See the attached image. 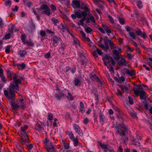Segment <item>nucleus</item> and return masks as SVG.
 Masks as SVG:
<instances>
[{
  "label": "nucleus",
  "instance_id": "774afa93",
  "mask_svg": "<svg viewBox=\"0 0 152 152\" xmlns=\"http://www.w3.org/2000/svg\"><path fill=\"white\" fill-rule=\"evenodd\" d=\"M32 5V3L30 1H28L26 5V6L28 7H30Z\"/></svg>",
  "mask_w": 152,
  "mask_h": 152
},
{
  "label": "nucleus",
  "instance_id": "ddd939ff",
  "mask_svg": "<svg viewBox=\"0 0 152 152\" xmlns=\"http://www.w3.org/2000/svg\"><path fill=\"white\" fill-rule=\"evenodd\" d=\"M74 128L76 132H77L79 135L81 136H83V134L81 130V129L80 127L78 125L76 124H74Z\"/></svg>",
  "mask_w": 152,
  "mask_h": 152
},
{
  "label": "nucleus",
  "instance_id": "4468645a",
  "mask_svg": "<svg viewBox=\"0 0 152 152\" xmlns=\"http://www.w3.org/2000/svg\"><path fill=\"white\" fill-rule=\"evenodd\" d=\"M97 143L101 148L104 149L105 152H107V149H108V146L109 147L108 145L102 144V142L100 141H98Z\"/></svg>",
  "mask_w": 152,
  "mask_h": 152
},
{
  "label": "nucleus",
  "instance_id": "bb28decb",
  "mask_svg": "<svg viewBox=\"0 0 152 152\" xmlns=\"http://www.w3.org/2000/svg\"><path fill=\"white\" fill-rule=\"evenodd\" d=\"M137 5L139 9H141L142 7V2L140 0H137Z\"/></svg>",
  "mask_w": 152,
  "mask_h": 152
},
{
  "label": "nucleus",
  "instance_id": "a19ab883",
  "mask_svg": "<svg viewBox=\"0 0 152 152\" xmlns=\"http://www.w3.org/2000/svg\"><path fill=\"white\" fill-rule=\"evenodd\" d=\"M106 32L107 33V34L108 35H109V34H110L112 33V31L109 28L107 27L106 28L104 29Z\"/></svg>",
  "mask_w": 152,
  "mask_h": 152
},
{
  "label": "nucleus",
  "instance_id": "9b49d317",
  "mask_svg": "<svg viewBox=\"0 0 152 152\" xmlns=\"http://www.w3.org/2000/svg\"><path fill=\"white\" fill-rule=\"evenodd\" d=\"M118 63L119 66H126L128 64V62L123 57H121Z\"/></svg>",
  "mask_w": 152,
  "mask_h": 152
},
{
  "label": "nucleus",
  "instance_id": "58836bf2",
  "mask_svg": "<svg viewBox=\"0 0 152 152\" xmlns=\"http://www.w3.org/2000/svg\"><path fill=\"white\" fill-rule=\"evenodd\" d=\"M118 20L119 23L121 25H124L125 23L124 20L123 18H119Z\"/></svg>",
  "mask_w": 152,
  "mask_h": 152
},
{
  "label": "nucleus",
  "instance_id": "f3484780",
  "mask_svg": "<svg viewBox=\"0 0 152 152\" xmlns=\"http://www.w3.org/2000/svg\"><path fill=\"white\" fill-rule=\"evenodd\" d=\"M137 35L138 36H140L142 37L143 38H145L146 37V35L145 33H142L140 29H139L138 31H136L135 32Z\"/></svg>",
  "mask_w": 152,
  "mask_h": 152
},
{
  "label": "nucleus",
  "instance_id": "864d4df0",
  "mask_svg": "<svg viewBox=\"0 0 152 152\" xmlns=\"http://www.w3.org/2000/svg\"><path fill=\"white\" fill-rule=\"evenodd\" d=\"M52 40L54 43H56L57 42V37H54L52 38Z\"/></svg>",
  "mask_w": 152,
  "mask_h": 152
},
{
  "label": "nucleus",
  "instance_id": "c03bdc74",
  "mask_svg": "<svg viewBox=\"0 0 152 152\" xmlns=\"http://www.w3.org/2000/svg\"><path fill=\"white\" fill-rule=\"evenodd\" d=\"M40 34L42 37H45L46 35L45 32V31L43 30H41Z\"/></svg>",
  "mask_w": 152,
  "mask_h": 152
},
{
  "label": "nucleus",
  "instance_id": "cd10ccee",
  "mask_svg": "<svg viewBox=\"0 0 152 152\" xmlns=\"http://www.w3.org/2000/svg\"><path fill=\"white\" fill-rule=\"evenodd\" d=\"M26 53V51L23 50H20L18 52V54L20 55L21 57H23Z\"/></svg>",
  "mask_w": 152,
  "mask_h": 152
},
{
  "label": "nucleus",
  "instance_id": "6ab92c4d",
  "mask_svg": "<svg viewBox=\"0 0 152 152\" xmlns=\"http://www.w3.org/2000/svg\"><path fill=\"white\" fill-rule=\"evenodd\" d=\"M118 86L121 88L123 93L126 92V93H128V88L126 85H119Z\"/></svg>",
  "mask_w": 152,
  "mask_h": 152
},
{
  "label": "nucleus",
  "instance_id": "39448f33",
  "mask_svg": "<svg viewBox=\"0 0 152 152\" xmlns=\"http://www.w3.org/2000/svg\"><path fill=\"white\" fill-rule=\"evenodd\" d=\"M75 13V14H72L71 15V17L73 19H75L76 17L80 18L82 17H83L84 21L86 19V17L87 16V13L84 11H82L80 13L76 12Z\"/></svg>",
  "mask_w": 152,
  "mask_h": 152
},
{
  "label": "nucleus",
  "instance_id": "412c9836",
  "mask_svg": "<svg viewBox=\"0 0 152 152\" xmlns=\"http://www.w3.org/2000/svg\"><path fill=\"white\" fill-rule=\"evenodd\" d=\"M73 39V45H75L76 47L79 46L80 44L79 41L72 34H70Z\"/></svg>",
  "mask_w": 152,
  "mask_h": 152
},
{
  "label": "nucleus",
  "instance_id": "e433bc0d",
  "mask_svg": "<svg viewBox=\"0 0 152 152\" xmlns=\"http://www.w3.org/2000/svg\"><path fill=\"white\" fill-rule=\"evenodd\" d=\"M109 41H111L107 37H106L104 38V42L105 45H108V43L110 42Z\"/></svg>",
  "mask_w": 152,
  "mask_h": 152
},
{
  "label": "nucleus",
  "instance_id": "a878e982",
  "mask_svg": "<svg viewBox=\"0 0 152 152\" xmlns=\"http://www.w3.org/2000/svg\"><path fill=\"white\" fill-rule=\"evenodd\" d=\"M74 82L75 83V86H77L79 85L80 86V80L77 78H75L74 79Z\"/></svg>",
  "mask_w": 152,
  "mask_h": 152
},
{
  "label": "nucleus",
  "instance_id": "b1692460",
  "mask_svg": "<svg viewBox=\"0 0 152 152\" xmlns=\"http://www.w3.org/2000/svg\"><path fill=\"white\" fill-rule=\"evenodd\" d=\"M12 107L15 109H17L19 108V105L18 104V102H15L14 101L11 102Z\"/></svg>",
  "mask_w": 152,
  "mask_h": 152
},
{
  "label": "nucleus",
  "instance_id": "4be33fe9",
  "mask_svg": "<svg viewBox=\"0 0 152 152\" xmlns=\"http://www.w3.org/2000/svg\"><path fill=\"white\" fill-rule=\"evenodd\" d=\"M15 25H13L12 24H10L9 26V29L10 32L12 33L14 31H18V30L15 28L14 26Z\"/></svg>",
  "mask_w": 152,
  "mask_h": 152
},
{
  "label": "nucleus",
  "instance_id": "7c9ffc66",
  "mask_svg": "<svg viewBox=\"0 0 152 152\" xmlns=\"http://www.w3.org/2000/svg\"><path fill=\"white\" fill-rule=\"evenodd\" d=\"M72 3L77 6V7L80 8V3L78 1L74 0L72 1Z\"/></svg>",
  "mask_w": 152,
  "mask_h": 152
},
{
  "label": "nucleus",
  "instance_id": "37998d69",
  "mask_svg": "<svg viewBox=\"0 0 152 152\" xmlns=\"http://www.w3.org/2000/svg\"><path fill=\"white\" fill-rule=\"evenodd\" d=\"M86 31L88 33H89L92 31V29L89 27L85 28Z\"/></svg>",
  "mask_w": 152,
  "mask_h": 152
},
{
  "label": "nucleus",
  "instance_id": "0e129e2a",
  "mask_svg": "<svg viewBox=\"0 0 152 152\" xmlns=\"http://www.w3.org/2000/svg\"><path fill=\"white\" fill-rule=\"evenodd\" d=\"M26 44L28 46L33 47L34 44L31 42H28L26 43Z\"/></svg>",
  "mask_w": 152,
  "mask_h": 152
},
{
  "label": "nucleus",
  "instance_id": "aec40b11",
  "mask_svg": "<svg viewBox=\"0 0 152 152\" xmlns=\"http://www.w3.org/2000/svg\"><path fill=\"white\" fill-rule=\"evenodd\" d=\"M118 118H121L122 120L124 119L126 117L123 113L120 110H118Z\"/></svg>",
  "mask_w": 152,
  "mask_h": 152
},
{
  "label": "nucleus",
  "instance_id": "a18cd8bd",
  "mask_svg": "<svg viewBox=\"0 0 152 152\" xmlns=\"http://www.w3.org/2000/svg\"><path fill=\"white\" fill-rule=\"evenodd\" d=\"M11 47L10 46H7L6 47L5 52L7 53H8L10 51V49Z\"/></svg>",
  "mask_w": 152,
  "mask_h": 152
},
{
  "label": "nucleus",
  "instance_id": "6e6552de",
  "mask_svg": "<svg viewBox=\"0 0 152 152\" xmlns=\"http://www.w3.org/2000/svg\"><path fill=\"white\" fill-rule=\"evenodd\" d=\"M40 8L42 10V12L44 14L48 16H50L51 15L50 10L47 5L44 4L41 6Z\"/></svg>",
  "mask_w": 152,
  "mask_h": 152
},
{
  "label": "nucleus",
  "instance_id": "2f4dec72",
  "mask_svg": "<svg viewBox=\"0 0 152 152\" xmlns=\"http://www.w3.org/2000/svg\"><path fill=\"white\" fill-rule=\"evenodd\" d=\"M72 141L73 142V145L75 146H77L78 145L79 142L77 138L76 137V138L74 139Z\"/></svg>",
  "mask_w": 152,
  "mask_h": 152
},
{
  "label": "nucleus",
  "instance_id": "c756f323",
  "mask_svg": "<svg viewBox=\"0 0 152 152\" xmlns=\"http://www.w3.org/2000/svg\"><path fill=\"white\" fill-rule=\"evenodd\" d=\"M18 104L19 105V107H20L23 110L26 107V104H24L23 102H18Z\"/></svg>",
  "mask_w": 152,
  "mask_h": 152
},
{
  "label": "nucleus",
  "instance_id": "c9c22d12",
  "mask_svg": "<svg viewBox=\"0 0 152 152\" xmlns=\"http://www.w3.org/2000/svg\"><path fill=\"white\" fill-rule=\"evenodd\" d=\"M116 93L118 96L122 97V94L119 89H117V90Z\"/></svg>",
  "mask_w": 152,
  "mask_h": 152
},
{
  "label": "nucleus",
  "instance_id": "4d7b16f0",
  "mask_svg": "<svg viewBox=\"0 0 152 152\" xmlns=\"http://www.w3.org/2000/svg\"><path fill=\"white\" fill-rule=\"evenodd\" d=\"M89 122V120L87 118H85L83 121V122L85 124H87Z\"/></svg>",
  "mask_w": 152,
  "mask_h": 152
},
{
  "label": "nucleus",
  "instance_id": "bf43d9fd",
  "mask_svg": "<svg viewBox=\"0 0 152 152\" xmlns=\"http://www.w3.org/2000/svg\"><path fill=\"white\" fill-rule=\"evenodd\" d=\"M130 114L133 117L136 116L137 115L136 113L134 111L130 112Z\"/></svg>",
  "mask_w": 152,
  "mask_h": 152
},
{
  "label": "nucleus",
  "instance_id": "79ce46f5",
  "mask_svg": "<svg viewBox=\"0 0 152 152\" xmlns=\"http://www.w3.org/2000/svg\"><path fill=\"white\" fill-rule=\"evenodd\" d=\"M113 53L115 56H119L121 55L118 51L116 50H115L113 51Z\"/></svg>",
  "mask_w": 152,
  "mask_h": 152
},
{
  "label": "nucleus",
  "instance_id": "72a5a7b5",
  "mask_svg": "<svg viewBox=\"0 0 152 152\" xmlns=\"http://www.w3.org/2000/svg\"><path fill=\"white\" fill-rule=\"evenodd\" d=\"M67 94H68V96H67V97L68 99H69L71 100H73L74 99L73 96L71 95V93L69 92L68 90V92H67Z\"/></svg>",
  "mask_w": 152,
  "mask_h": 152
},
{
  "label": "nucleus",
  "instance_id": "3c124183",
  "mask_svg": "<svg viewBox=\"0 0 152 152\" xmlns=\"http://www.w3.org/2000/svg\"><path fill=\"white\" fill-rule=\"evenodd\" d=\"M26 39V36L24 35H23L21 36V40L24 43V44H25V40Z\"/></svg>",
  "mask_w": 152,
  "mask_h": 152
},
{
  "label": "nucleus",
  "instance_id": "393cba45",
  "mask_svg": "<svg viewBox=\"0 0 152 152\" xmlns=\"http://www.w3.org/2000/svg\"><path fill=\"white\" fill-rule=\"evenodd\" d=\"M91 79L94 81L99 82L100 80L96 75H94L91 77Z\"/></svg>",
  "mask_w": 152,
  "mask_h": 152
},
{
  "label": "nucleus",
  "instance_id": "f8f14e48",
  "mask_svg": "<svg viewBox=\"0 0 152 152\" xmlns=\"http://www.w3.org/2000/svg\"><path fill=\"white\" fill-rule=\"evenodd\" d=\"M123 71L126 74L129 75L130 76L134 75L135 74V70H130L127 68H124Z\"/></svg>",
  "mask_w": 152,
  "mask_h": 152
},
{
  "label": "nucleus",
  "instance_id": "052dcab7",
  "mask_svg": "<svg viewBox=\"0 0 152 152\" xmlns=\"http://www.w3.org/2000/svg\"><path fill=\"white\" fill-rule=\"evenodd\" d=\"M89 18L90 20H91V22L93 23H95V22L94 18L93 16H91Z\"/></svg>",
  "mask_w": 152,
  "mask_h": 152
},
{
  "label": "nucleus",
  "instance_id": "ea45409f",
  "mask_svg": "<svg viewBox=\"0 0 152 152\" xmlns=\"http://www.w3.org/2000/svg\"><path fill=\"white\" fill-rule=\"evenodd\" d=\"M95 50L96 53L99 55H102L103 53L98 48H96V50Z\"/></svg>",
  "mask_w": 152,
  "mask_h": 152
},
{
  "label": "nucleus",
  "instance_id": "69168bd1",
  "mask_svg": "<svg viewBox=\"0 0 152 152\" xmlns=\"http://www.w3.org/2000/svg\"><path fill=\"white\" fill-rule=\"evenodd\" d=\"M121 56V55H120L119 56H116L114 57V59L116 61H118L121 59V58H120V57Z\"/></svg>",
  "mask_w": 152,
  "mask_h": 152
},
{
  "label": "nucleus",
  "instance_id": "9d476101",
  "mask_svg": "<svg viewBox=\"0 0 152 152\" xmlns=\"http://www.w3.org/2000/svg\"><path fill=\"white\" fill-rule=\"evenodd\" d=\"M58 43H59L60 45H59L60 47H59V52L60 53V55L62 56V55L61 54H62L63 55L64 54V47L65 45L62 43L61 40L60 39H58Z\"/></svg>",
  "mask_w": 152,
  "mask_h": 152
},
{
  "label": "nucleus",
  "instance_id": "13d9d810",
  "mask_svg": "<svg viewBox=\"0 0 152 152\" xmlns=\"http://www.w3.org/2000/svg\"><path fill=\"white\" fill-rule=\"evenodd\" d=\"M16 146L17 149H18L19 150H20L21 149H23V147L20 146L19 143H17L16 144Z\"/></svg>",
  "mask_w": 152,
  "mask_h": 152
},
{
  "label": "nucleus",
  "instance_id": "f257e3e1",
  "mask_svg": "<svg viewBox=\"0 0 152 152\" xmlns=\"http://www.w3.org/2000/svg\"><path fill=\"white\" fill-rule=\"evenodd\" d=\"M11 78L13 79L9 88L8 94V91L5 90L4 91V94L7 97L9 100H12L15 96V90H19L18 84L21 82V77H20L18 74L13 73L11 75Z\"/></svg>",
  "mask_w": 152,
  "mask_h": 152
},
{
  "label": "nucleus",
  "instance_id": "c85d7f7f",
  "mask_svg": "<svg viewBox=\"0 0 152 152\" xmlns=\"http://www.w3.org/2000/svg\"><path fill=\"white\" fill-rule=\"evenodd\" d=\"M58 28L62 30H65L66 29V25L65 23H61Z\"/></svg>",
  "mask_w": 152,
  "mask_h": 152
},
{
  "label": "nucleus",
  "instance_id": "de8ad7c7",
  "mask_svg": "<svg viewBox=\"0 0 152 152\" xmlns=\"http://www.w3.org/2000/svg\"><path fill=\"white\" fill-rule=\"evenodd\" d=\"M128 98L129 99V104L131 105L133 104L134 103L133 99L130 96H128Z\"/></svg>",
  "mask_w": 152,
  "mask_h": 152
},
{
  "label": "nucleus",
  "instance_id": "8fccbe9b",
  "mask_svg": "<svg viewBox=\"0 0 152 152\" xmlns=\"http://www.w3.org/2000/svg\"><path fill=\"white\" fill-rule=\"evenodd\" d=\"M136 139H134L133 140V141L134 142V144L136 146H140V143L139 142H138L136 141Z\"/></svg>",
  "mask_w": 152,
  "mask_h": 152
},
{
  "label": "nucleus",
  "instance_id": "f704fd0d",
  "mask_svg": "<svg viewBox=\"0 0 152 152\" xmlns=\"http://www.w3.org/2000/svg\"><path fill=\"white\" fill-rule=\"evenodd\" d=\"M129 34L130 36L132 37L133 39H135L136 37L135 34L134 32H129Z\"/></svg>",
  "mask_w": 152,
  "mask_h": 152
},
{
  "label": "nucleus",
  "instance_id": "4c0bfd02",
  "mask_svg": "<svg viewBox=\"0 0 152 152\" xmlns=\"http://www.w3.org/2000/svg\"><path fill=\"white\" fill-rule=\"evenodd\" d=\"M125 80V78L124 76H121L119 78V80L118 81V82L121 83L124 82Z\"/></svg>",
  "mask_w": 152,
  "mask_h": 152
},
{
  "label": "nucleus",
  "instance_id": "a211bd4d",
  "mask_svg": "<svg viewBox=\"0 0 152 152\" xmlns=\"http://www.w3.org/2000/svg\"><path fill=\"white\" fill-rule=\"evenodd\" d=\"M99 122L103 124L105 120V117L101 111L99 113Z\"/></svg>",
  "mask_w": 152,
  "mask_h": 152
},
{
  "label": "nucleus",
  "instance_id": "680f3d73",
  "mask_svg": "<svg viewBox=\"0 0 152 152\" xmlns=\"http://www.w3.org/2000/svg\"><path fill=\"white\" fill-rule=\"evenodd\" d=\"M0 77H1V80L3 82H5L6 81V78L3 75H1V76H0Z\"/></svg>",
  "mask_w": 152,
  "mask_h": 152
},
{
  "label": "nucleus",
  "instance_id": "49530a36",
  "mask_svg": "<svg viewBox=\"0 0 152 152\" xmlns=\"http://www.w3.org/2000/svg\"><path fill=\"white\" fill-rule=\"evenodd\" d=\"M63 145L64 146V148L66 149H68L69 148V144L68 143H65V142H64V144H63Z\"/></svg>",
  "mask_w": 152,
  "mask_h": 152
},
{
  "label": "nucleus",
  "instance_id": "5fc2aeb1",
  "mask_svg": "<svg viewBox=\"0 0 152 152\" xmlns=\"http://www.w3.org/2000/svg\"><path fill=\"white\" fill-rule=\"evenodd\" d=\"M51 20L54 23V24L56 25L57 23V20L54 18H51Z\"/></svg>",
  "mask_w": 152,
  "mask_h": 152
},
{
  "label": "nucleus",
  "instance_id": "5701e85b",
  "mask_svg": "<svg viewBox=\"0 0 152 152\" xmlns=\"http://www.w3.org/2000/svg\"><path fill=\"white\" fill-rule=\"evenodd\" d=\"M66 134L67 135H68L70 139L72 140L73 139L75 138L74 134L72 133V132L67 131L66 132Z\"/></svg>",
  "mask_w": 152,
  "mask_h": 152
},
{
  "label": "nucleus",
  "instance_id": "7ed1b4c3",
  "mask_svg": "<svg viewBox=\"0 0 152 152\" xmlns=\"http://www.w3.org/2000/svg\"><path fill=\"white\" fill-rule=\"evenodd\" d=\"M27 128V125L21 126L20 127V142L22 145H27L28 143V135L27 134L28 132H26Z\"/></svg>",
  "mask_w": 152,
  "mask_h": 152
},
{
  "label": "nucleus",
  "instance_id": "0eeeda50",
  "mask_svg": "<svg viewBox=\"0 0 152 152\" xmlns=\"http://www.w3.org/2000/svg\"><path fill=\"white\" fill-rule=\"evenodd\" d=\"M135 94L138 96L139 95L140 96V99H141L145 100L146 99V94L145 92L143 90H141L140 91L135 90L133 89Z\"/></svg>",
  "mask_w": 152,
  "mask_h": 152
},
{
  "label": "nucleus",
  "instance_id": "09e8293b",
  "mask_svg": "<svg viewBox=\"0 0 152 152\" xmlns=\"http://www.w3.org/2000/svg\"><path fill=\"white\" fill-rule=\"evenodd\" d=\"M5 4L7 6L10 7L11 5V1L10 0H7L5 1Z\"/></svg>",
  "mask_w": 152,
  "mask_h": 152
},
{
  "label": "nucleus",
  "instance_id": "2eb2a0df",
  "mask_svg": "<svg viewBox=\"0 0 152 152\" xmlns=\"http://www.w3.org/2000/svg\"><path fill=\"white\" fill-rule=\"evenodd\" d=\"M85 111L84 105L82 102H80V106L79 107V112L83 114Z\"/></svg>",
  "mask_w": 152,
  "mask_h": 152
},
{
  "label": "nucleus",
  "instance_id": "603ef678",
  "mask_svg": "<svg viewBox=\"0 0 152 152\" xmlns=\"http://www.w3.org/2000/svg\"><path fill=\"white\" fill-rule=\"evenodd\" d=\"M144 107L146 110H148V104L147 102L145 101L144 103Z\"/></svg>",
  "mask_w": 152,
  "mask_h": 152
},
{
  "label": "nucleus",
  "instance_id": "473e14b6",
  "mask_svg": "<svg viewBox=\"0 0 152 152\" xmlns=\"http://www.w3.org/2000/svg\"><path fill=\"white\" fill-rule=\"evenodd\" d=\"M110 42L109 43V44L110 46V47L111 49H114L116 47L114 45V44L112 42V41L111 40V41H109Z\"/></svg>",
  "mask_w": 152,
  "mask_h": 152
},
{
  "label": "nucleus",
  "instance_id": "dca6fc26",
  "mask_svg": "<svg viewBox=\"0 0 152 152\" xmlns=\"http://www.w3.org/2000/svg\"><path fill=\"white\" fill-rule=\"evenodd\" d=\"M14 66H16L17 68L23 70L25 68V65L23 64L22 63L21 64H14Z\"/></svg>",
  "mask_w": 152,
  "mask_h": 152
},
{
  "label": "nucleus",
  "instance_id": "e2e57ef3",
  "mask_svg": "<svg viewBox=\"0 0 152 152\" xmlns=\"http://www.w3.org/2000/svg\"><path fill=\"white\" fill-rule=\"evenodd\" d=\"M50 7L51 10L53 11L56 10V7L53 4H51L50 6Z\"/></svg>",
  "mask_w": 152,
  "mask_h": 152
},
{
  "label": "nucleus",
  "instance_id": "1a4fd4ad",
  "mask_svg": "<svg viewBox=\"0 0 152 152\" xmlns=\"http://www.w3.org/2000/svg\"><path fill=\"white\" fill-rule=\"evenodd\" d=\"M67 92V90H64L63 91H61L58 88V99L60 100L62 98L66 96Z\"/></svg>",
  "mask_w": 152,
  "mask_h": 152
},
{
  "label": "nucleus",
  "instance_id": "20e7f679",
  "mask_svg": "<svg viewBox=\"0 0 152 152\" xmlns=\"http://www.w3.org/2000/svg\"><path fill=\"white\" fill-rule=\"evenodd\" d=\"M102 59L105 65L106 66L107 65V64L110 65L112 64L113 65H115V63L113 58L108 56L105 55V57L103 58Z\"/></svg>",
  "mask_w": 152,
  "mask_h": 152
},
{
  "label": "nucleus",
  "instance_id": "423d86ee",
  "mask_svg": "<svg viewBox=\"0 0 152 152\" xmlns=\"http://www.w3.org/2000/svg\"><path fill=\"white\" fill-rule=\"evenodd\" d=\"M43 143L45 145V147L48 152H52L50 151V149L53 148V145L51 141L47 138H45L43 140Z\"/></svg>",
  "mask_w": 152,
  "mask_h": 152
},
{
  "label": "nucleus",
  "instance_id": "f03ea898",
  "mask_svg": "<svg viewBox=\"0 0 152 152\" xmlns=\"http://www.w3.org/2000/svg\"><path fill=\"white\" fill-rule=\"evenodd\" d=\"M116 131L120 134V135L124 138V140L125 142L128 140L127 137L126 135V133L128 131V128L122 123H120L119 124L116 126Z\"/></svg>",
  "mask_w": 152,
  "mask_h": 152
},
{
  "label": "nucleus",
  "instance_id": "6e6d98bb",
  "mask_svg": "<svg viewBox=\"0 0 152 152\" xmlns=\"http://www.w3.org/2000/svg\"><path fill=\"white\" fill-rule=\"evenodd\" d=\"M81 9L84 10L86 12L87 14V12L89 11V9L87 7L84 6L83 7H81Z\"/></svg>",
  "mask_w": 152,
  "mask_h": 152
},
{
  "label": "nucleus",
  "instance_id": "338daca9",
  "mask_svg": "<svg viewBox=\"0 0 152 152\" xmlns=\"http://www.w3.org/2000/svg\"><path fill=\"white\" fill-rule=\"evenodd\" d=\"M78 24L79 25H81L82 26H83L84 25V23L83 22V21H82L81 20H79V22L78 23Z\"/></svg>",
  "mask_w": 152,
  "mask_h": 152
}]
</instances>
